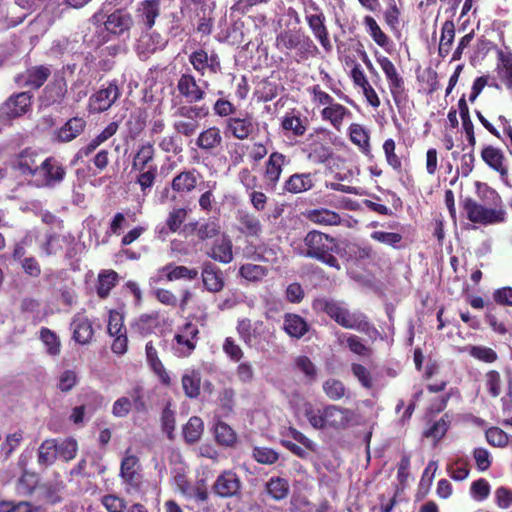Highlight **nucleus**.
I'll return each mask as SVG.
<instances>
[{"label":"nucleus","instance_id":"obj_43","mask_svg":"<svg viewBox=\"0 0 512 512\" xmlns=\"http://www.w3.org/2000/svg\"><path fill=\"white\" fill-rule=\"evenodd\" d=\"M67 94V83L64 78L55 79L44 89V99L47 105L60 104Z\"/></svg>","mask_w":512,"mask_h":512},{"label":"nucleus","instance_id":"obj_64","mask_svg":"<svg viewBox=\"0 0 512 512\" xmlns=\"http://www.w3.org/2000/svg\"><path fill=\"white\" fill-rule=\"evenodd\" d=\"M450 426V419L448 414L443 415L438 421L434 422L429 428H427L423 435L426 438H433L440 440L445 436Z\"/></svg>","mask_w":512,"mask_h":512},{"label":"nucleus","instance_id":"obj_9","mask_svg":"<svg viewBox=\"0 0 512 512\" xmlns=\"http://www.w3.org/2000/svg\"><path fill=\"white\" fill-rule=\"evenodd\" d=\"M243 489L242 478L233 468L222 470L211 485V493L220 499L240 500Z\"/></svg>","mask_w":512,"mask_h":512},{"label":"nucleus","instance_id":"obj_13","mask_svg":"<svg viewBox=\"0 0 512 512\" xmlns=\"http://www.w3.org/2000/svg\"><path fill=\"white\" fill-rule=\"evenodd\" d=\"M65 176V167L55 157L50 156L40 162L33 185L37 188H54Z\"/></svg>","mask_w":512,"mask_h":512},{"label":"nucleus","instance_id":"obj_22","mask_svg":"<svg viewBox=\"0 0 512 512\" xmlns=\"http://www.w3.org/2000/svg\"><path fill=\"white\" fill-rule=\"evenodd\" d=\"M52 71L49 66L37 65L27 68L15 77V83L20 87L38 90L50 77Z\"/></svg>","mask_w":512,"mask_h":512},{"label":"nucleus","instance_id":"obj_61","mask_svg":"<svg viewBox=\"0 0 512 512\" xmlns=\"http://www.w3.org/2000/svg\"><path fill=\"white\" fill-rule=\"evenodd\" d=\"M485 438L491 446L504 448L509 445L511 436L499 427H490L485 431Z\"/></svg>","mask_w":512,"mask_h":512},{"label":"nucleus","instance_id":"obj_55","mask_svg":"<svg viewBox=\"0 0 512 512\" xmlns=\"http://www.w3.org/2000/svg\"><path fill=\"white\" fill-rule=\"evenodd\" d=\"M269 273V270L265 266L257 265V264H243L239 268V275L250 281V282H259L264 277H266Z\"/></svg>","mask_w":512,"mask_h":512},{"label":"nucleus","instance_id":"obj_12","mask_svg":"<svg viewBox=\"0 0 512 512\" xmlns=\"http://www.w3.org/2000/svg\"><path fill=\"white\" fill-rule=\"evenodd\" d=\"M200 331L196 324L186 322L179 326L174 334L172 349L178 357H189L195 351L200 339Z\"/></svg>","mask_w":512,"mask_h":512},{"label":"nucleus","instance_id":"obj_2","mask_svg":"<svg viewBox=\"0 0 512 512\" xmlns=\"http://www.w3.org/2000/svg\"><path fill=\"white\" fill-rule=\"evenodd\" d=\"M303 247L301 254L304 257L316 260L337 271L341 270V264L337 258V255H341V248L337 238L313 229L304 236Z\"/></svg>","mask_w":512,"mask_h":512},{"label":"nucleus","instance_id":"obj_56","mask_svg":"<svg viewBox=\"0 0 512 512\" xmlns=\"http://www.w3.org/2000/svg\"><path fill=\"white\" fill-rule=\"evenodd\" d=\"M388 86L395 105L397 107L405 105L408 101V93L403 77L400 75L396 79L389 81Z\"/></svg>","mask_w":512,"mask_h":512},{"label":"nucleus","instance_id":"obj_59","mask_svg":"<svg viewBox=\"0 0 512 512\" xmlns=\"http://www.w3.org/2000/svg\"><path fill=\"white\" fill-rule=\"evenodd\" d=\"M396 143L394 139H386L383 143V151L387 164L396 172L402 171L401 158L396 154Z\"/></svg>","mask_w":512,"mask_h":512},{"label":"nucleus","instance_id":"obj_45","mask_svg":"<svg viewBox=\"0 0 512 512\" xmlns=\"http://www.w3.org/2000/svg\"><path fill=\"white\" fill-rule=\"evenodd\" d=\"M455 38V25L451 20H446L441 27V35L438 46V55L442 59L446 58L451 50Z\"/></svg>","mask_w":512,"mask_h":512},{"label":"nucleus","instance_id":"obj_44","mask_svg":"<svg viewBox=\"0 0 512 512\" xmlns=\"http://www.w3.org/2000/svg\"><path fill=\"white\" fill-rule=\"evenodd\" d=\"M265 491L273 500L281 501L288 497L290 485L285 478L271 477L265 484Z\"/></svg>","mask_w":512,"mask_h":512},{"label":"nucleus","instance_id":"obj_37","mask_svg":"<svg viewBox=\"0 0 512 512\" xmlns=\"http://www.w3.org/2000/svg\"><path fill=\"white\" fill-rule=\"evenodd\" d=\"M39 484L40 478L36 472L24 470L15 482V491L18 496L31 497Z\"/></svg>","mask_w":512,"mask_h":512},{"label":"nucleus","instance_id":"obj_35","mask_svg":"<svg viewBox=\"0 0 512 512\" xmlns=\"http://www.w3.org/2000/svg\"><path fill=\"white\" fill-rule=\"evenodd\" d=\"M323 121L329 122L337 131H339L343 125L345 118L352 116L351 111L344 105L333 102L329 106H325L320 112Z\"/></svg>","mask_w":512,"mask_h":512},{"label":"nucleus","instance_id":"obj_31","mask_svg":"<svg viewBox=\"0 0 512 512\" xmlns=\"http://www.w3.org/2000/svg\"><path fill=\"white\" fill-rule=\"evenodd\" d=\"M160 0H143L136 10V17L144 30H151L160 15Z\"/></svg>","mask_w":512,"mask_h":512},{"label":"nucleus","instance_id":"obj_17","mask_svg":"<svg viewBox=\"0 0 512 512\" xmlns=\"http://www.w3.org/2000/svg\"><path fill=\"white\" fill-rule=\"evenodd\" d=\"M121 96V91L117 81L107 82L98 91L93 93L88 101V110L90 113H102L109 110Z\"/></svg>","mask_w":512,"mask_h":512},{"label":"nucleus","instance_id":"obj_5","mask_svg":"<svg viewBox=\"0 0 512 512\" xmlns=\"http://www.w3.org/2000/svg\"><path fill=\"white\" fill-rule=\"evenodd\" d=\"M275 47L280 51H295L297 62L307 61L319 53L317 45L301 29L280 31L275 39Z\"/></svg>","mask_w":512,"mask_h":512},{"label":"nucleus","instance_id":"obj_26","mask_svg":"<svg viewBox=\"0 0 512 512\" xmlns=\"http://www.w3.org/2000/svg\"><path fill=\"white\" fill-rule=\"evenodd\" d=\"M201 278L203 287L211 293H218L225 287L223 271L214 263L206 261L202 265Z\"/></svg>","mask_w":512,"mask_h":512},{"label":"nucleus","instance_id":"obj_30","mask_svg":"<svg viewBox=\"0 0 512 512\" xmlns=\"http://www.w3.org/2000/svg\"><path fill=\"white\" fill-rule=\"evenodd\" d=\"M120 476L124 482L133 488H140L142 475L140 473L139 458L135 455H126L120 466Z\"/></svg>","mask_w":512,"mask_h":512},{"label":"nucleus","instance_id":"obj_53","mask_svg":"<svg viewBox=\"0 0 512 512\" xmlns=\"http://www.w3.org/2000/svg\"><path fill=\"white\" fill-rule=\"evenodd\" d=\"M39 338L46 347V352L50 356H58L61 352V341L57 334L47 327H42L39 331Z\"/></svg>","mask_w":512,"mask_h":512},{"label":"nucleus","instance_id":"obj_8","mask_svg":"<svg viewBox=\"0 0 512 512\" xmlns=\"http://www.w3.org/2000/svg\"><path fill=\"white\" fill-rule=\"evenodd\" d=\"M304 16L305 21L311 30L315 39L320 43L321 47L326 53H330L333 49V45L330 40L329 30L326 25V16L320 6L309 0L304 5Z\"/></svg>","mask_w":512,"mask_h":512},{"label":"nucleus","instance_id":"obj_23","mask_svg":"<svg viewBox=\"0 0 512 512\" xmlns=\"http://www.w3.org/2000/svg\"><path fill=\"white\" fill-rule=\"evenodd\" d=\"M165 45L166 41L159 33L145 30L137 39L135 51L140 59L146 60L156 51L162 50Z\"/></svg>","mask_w":512,"mask_h":512},{"label":"nucleus","instance_id":"obj_51","mask_svg":"<svg viewBox=\"0 0 512 512\" xmlns=\"http://www.w3.org/2000/svg\"><path fill=\"white\" fill-rule=\"evenodd\" d=\"M240 231L251 237H259L262 233V224L259 218L252 213H243L239 219Z\"/></svg>","mask_w":512,"mask_h":512},{"label":"nucleus","instance_id":"obj_33","mask_svg":"<svg viewBox=\"0 0 512 512\" xmlns=\"http://www.w3.org/2000/svg\"><path fill=\"white\" fill-rule=\"evenodd\" d=\"M309 324L305 318L296 313H285L283 316V331L291 338L301 339L308 331Z\"/></svg>","mask_w":512,"mask_h":512},{"label":"nucleus","instance_id":"obj_3","mask_svg":"<svg viewBox=\"0 0 512 512\" xmlns=\"http://www.w3.org/2000/svg\"><path fill=\"white\" fill-rule=\"evenodd\" d=\"M304 416L316 430L330 428L339 431L347 429L355 422L356 413L352 409L335 404L316 408L311 403H306L304 405Z\"/></svg>","mask_w":512,"mask_h":512},{"label":"nucleus","instance_id":"obj_18","mask_svg":"<svg viewBox=\"0 0 512 512\" xmlns=\"http://www.w3.org/2000/svg\"><path fill=\"white\" fill-rule=\"evenodd\" d=\"M176 89L186 103L193 105L203 101L206 97V91L197 81L190 69L181 73L177 80Z\"/></svg>","mask_w":512,"mask_h":512},{"label":"nucleus","instance_id":"obj_27","mask_svg":"<svg viewBox=\"0 0 512 512\" xmlns=\"http://www.w3.org/2000/svg\"><path fill=\"white\" fill-rule=\"evenodd\" d=\"M70 328L72 330V339L80 344H89L94 336L92 322L84 314L77 313L73 316Z\"/></svg>","mask_w":512,"mask_h":512},{"label":"nucleus","instance_id":"obj_20","mask_svg":"<svg viewBox=\"0 0 512 512\" xmlns=\"http://www.w3.org/2000/svg\"><path fill=\"white\" fill-rule=\"evenodd\" d=\"M64 484L62 481H47L40 483L35 494L34 502L36 506H41V512H45L47 507L60 503Z\"/></svg>","mask_w":512,"mask_h":512},{"label":"nucleus","instance_id":"obj_62","mask_svg":"<svg viewBox=\"0 0 512 512\" xmlns=\"http://www.w3.org/2000/svg\"><path fill=\"white\" fill-rule=\"evenodd\" d=\"M281 126L283 130L292 131L295 136H303L306 132V126L303 121L293 112L284 115Z\"/></svg>","mask_w":512,"mask_h":512},{"label":"nucleus","instance_id":"obj_40","mask_svg":"<svg viewBox=\"0 0 512 512\" xmlns=\"http://www.w3.org/2000/svg\"><path fill=\"white\" fill-rule=\"evenodd\" d=\"M119 282V274L113 269L101 270L98 274L96 293L100 299H106L111 290L116 287Z\"/></svg>","mask_w":512,"mask_h":512},{"label":"nucleus","instance_id":"obj_39","mask_svg":"<svg viewBox=\"0 0 512 512\" xmlns=\"http://www.w3.org/2000/svg\"><path fill=\"white\" fill-rule=\"evenodd\" d=\"M160 327V312L152 311L141 314L132 325V329L141 336L151 335Z\"/></svg>","mask_w":512,"mask_h":512},{"label":"nucleus","instance_id":"obj_63","mask_svg":"<svg viewBox=\"0 0 512 512\" xmlns=\"http://www.w3.org/2000/svg\"><path fill=\"white\" fill-rule=\"evenodd\" d=\"M252 457L259 464L273 465L279 460V453L270 447L255 446Z\"/></svg>","mask_w":512,"mask_h":512},{"label":"nucleus","instance_id":"obj_57","mask_svg":"<svg viewBox=\"0 0 512 512\" xmlns=\"http://www.w3.org/2000/svg\"><path fill=\"white\" fill-rule=\"evenodd\" d=\"M468 354L474 359L484 363H494L498 359V354L490 347L481 345H471L466 348Z\"/></svg>","mask_w":512,"mask_h":512},{"label":"nucleus","instance_id":"obj_38","mask_svg":"<svg viewBox=\"0 0 512 512\" xmlns=\"http://www.w3.org/2000/svg\"><path fill=\"white\" fill-rule=\"evenodd\" d=\"M304 151L308 161L316 165L325 164L333 156V150L328 144L316 140L308 143Z\"/></svg>","mask_w":512,"mask_h":512},{"label":"nucleus","instance_id":"obj_42","mask_svg":"<svg viewBox=\"0 0 512 512\" xmlns=\"http://www.w3.org/2000/svg\"><path fill=\"white\" fill-rule=\"evenodd\" d=\"M233 244L229 237L224 236L220 240L215 241L208 252V256L215 261L228 264L233 260Z\"/></svg>","mask_w":512,"mask_h":512},{"label":"nucleus","instance_id":"obj_52","mask_svg":"<svg viewBox=\"0 0 512 512\" xmlns=\"http://www.w3.org/2000/svg\"><path fill=\"white\" fill-rule=\"evenodd\" d=\"M363 24L365 25L368 34L378 46L385 48L389 45V37L382 31L381 27L372 16H365Z\"/></svg>","mask_w":512,"mask_h":512},{"label":"nucleus","instance_id":"obj_50","mask_svg":"<svg viewBox=\"0 0 512 512\" xmlns=\"http://www.w3.org/2000/svg\"><path fill=\"white\" fill-rule=\"evenodd\" d=\"M459 114L462 120V125L466 133L467 141L469 145L474 148L476 144V138L474 134V126L470 118L469 107L467 105L465 95H463L458 101Z\"/></svg>","mask_w":512,"mask_h":512},{"label":"nucleus","instance_id":"obj_47","mask_svg":"<svg viewBox=\"0 0 512 512\" xmlns=\"http://www.w3.org/2000/svg\"><path fill=\"white\" fill-rule=\"evenodd\" d=\"M58 457L57 439L44 440L39 448L37 461L40 466H50L55 463Z\"/></svg>","mask_w":512,"mask_h":512},{"label":"nucleus","instance_id":"obj_48","mask_svg":"<svg viewBox=\"0 0 512 512\" xmlns=\"http://www.w3.org/2000/svg\"><path fill=\"white\" fill-rule=\"evenodd\" d=\"M349 138L353 144L365 154H368L371 150L370 146V135L361 124L352 123L349 128Z\"/></svg>","mask_w":512,"mask_h":512},{"label":"nucleus","instance_id":"obj_16","mask_svg":"<svg viewBox=\"0 0 512 512\" xmlns=\"http://www.w3.org/2000/svg\"><path fill=\"white\" fill-rule=\"evenodd\" d=\"M288 157L279 152L273 151L268 155L263 166L262 179L266 190L274 191L279 184L284 167L289 164Z\"/></svg>","mask_w":512,"mask_h":512},{"label":"nucleus","instance_id":"obj_1","mask_svg":"<svg viewBox=\"0 0 512 512\" xmlns=\"http://www.w3.org/2000/svg\"><path fill=\"white\" fill-rule=\"evenodd\" d=\"M312 307L317 312L325 313L343 328L357 330L369 336L378 333L365 314L351 312L343 302L322 297L315 299Z\"/></svg>","mask_w":512,"mask_h":512},{"label":"nucleus","instance_id":"obj_19","mask_svg":"<svg viewBox=\"0 0 512 512\" xmlns=\"http://www.w3.org/2000/svg\"><path fill=\"white\" fill-rule=\"evenodd\" d=\"M188 60L193 69L200 76H204L206 71L211 74L221 73L222 65L220 57L215 51L208 54L205 49L199 48L189 54Z\"/></svg>","mask_w":512,"mask_h":512},{"label":"nucleus","instance_id":"obj_54","mask_svg":"<svg viewBox=\"0 0 512 512\" xmlns=\"http://www.w3.org/2000/svg\"><path fill=\"white\" fill-rule=\"evenodd\" d=\"M204 424L200 417H191L183 428L184 439L187 443L197 442L203 434Z\"/></svg>","mask_w":512,"mask_h":512},{"label":"nucleus","instance_id":"obj_49","mask_svg":"<svg viewBox=\"0 0 512 512\" xmlns=\"http://www.w3.org/2000/svg\"><path fill=\"white\" fill-rule=\"evenodd\" d=\"M214 436L216 442L224 447H233L238 440L234 429L224 421H218L214 427Z\"/></svg>","mask_w":512,"mask_h":512},{"label":"nucleus","instance_id":"obj_36","mask_svg":"<svg viewBox=\"0 0 512 512\" xmlns=\"http://www.w3.org/2000/svg\"><path fill=\"white\" fill-rule=\"evenodd\" d=\"M201 372L195 368L186 369L181 377L184 395L189 399H197L201 394Z\"/></svg>","mask_w":512,"mask_h":512},{"label":"nucleus","instance_id":"obj_41","mask_svg":"<svg viewBox=\"0 0 512 512\" xmlns=\"http://www.w3.org/2000/svg\"><path fill=\"white\" fill-rule=\"evenodd\" d=\"M482 160L493 170L497 171L501 176H506L508 173L507 167L504 166L503 152L493 146H485L481 151Z\"/></svg>","mask_w":512,"mask_h":512},{"label":"nucleus","instance_id":"obj_29","mask_svg":"<svg viewBox=\"0 0 512 512\" xmlns=\"http://www.w3.org/2000/svg\"><path fill=\"white\" fill-rule=\"evenodd\" d=\"M302 215L309 222L320 226H340L343 222L338 212L323 207L307 209Z\"/></svg>","mask_w":512,"mask_h":512},{"label":"nucleus","instance_id":"obj_10","mask_svg":"<svg viewBox=\"0 0 512 512\" xmlns=\"http://www.w3.org/2000/svg\"><path fill=\"white\" fill-rule=\"evenodd\" d=\"M259 132V123L253 113L240 112L224 122V133L238 141L253 139Z\"/></svg>","mask_w":512,"mask_h":512},{"label":"nucleus","instance_id":"obj_6","mask_svg":"<svg viewBox=\"0 0 512 512\" xmlns=\"http://www.w3.org/2000/svg\"><path fill=\"white\" fill-rule=\"evenodd\" d=\"M94 19L102 22L98 32L104 42L128 37L134 26L132 15L124 9H116L108 15L97 13L94 15Z\"/></svg>","mask_w":512,"mask_h":512},{"label":"nucleus","instance_id":"obj_58","mask_svg":"<svg viewBox=\"0 0 512 512\" xmlns=\"http://www.w3.org/2000/svg\"><path fill=\"white\" fill-rule=\"evenodd\" d=\"M323 391L330 400L338 401L345 396L347 389L342 381L329 378L323 383Z\"/></svg>","mask_w":512,"mask_h":512},{"label":"nucleus","instance_id":"obj_46","mask_svg":"<svg viewBox=\"0 0 512 512\" xmlns=\"http://www.w3.org/2000/svg\"><path fill=\"white\" fill-rule=\"evenodd\" d=\"M161 272L165 273L167 281H176L181 279L194 280L198 277V270L195 268H188L186 266H176L173 263L166 264Z\"/></svg>","mask_w":512,"mask_h":512},{"label":"nucleus","instance_id":"obj_15","mask_svg":"<svg viewBox=\"0 0 512 512\" xmlns=\"http://www.w3.org/2000/svg\"><path fill=\"white\" fill-rule=\"evenodd\" d=\"M127 396L118 398L112 406V414L117 418H124L128 416L132 408L137 413H142L147 410V404L144 399V389L140 385L134 386L128 392Z\"/></svg>","mask_w":512,"mask_h":512},{"label":"nucleus","instance_id":"obj_24","mask_svg":"<svg viewBox=\"0 0 512 512\" xmlns=\"http://www.w3.org/2000/svg\"><path fill=\"white\" fill-rule=\"evenodd\" d=\"M315 174L311 172H296L291 174L282 185L283 194H302L315 187Z\"/></svg>","mask_w":512,"mask_h":512},{"label":"nucleus","instance_id":"obj_21","mask_svg":"<svg viewBox=\"0 0 512 512\" xmlns=\"http://www.w3.org/2000/svg\"><path fill=\"white\" fill-rule=\"evenodd\" d=\"M40 162V154L29 147L16 155L12 166L21 176L30 177L33 182L39 171Z\"/></svg>","mask_w":512,"mask_h":512},{"label":"nucleus","instance_id":"obj_7","mask_svg":"<svg viewBox=\"0 0 512 512\" xmlns=\"http://www.w3.org/2000/svg\"><path fill=\"white\" fill-rule=\"evenodd\" d=\"M208 114L206 106L180 105L173 112V129L179 135L192 137L200 127V119Z\"/></svg>","mask_w":512,"mask_h":512},{"label":"nucleus","instance_id":"obj_14","mask_svg":"<svg viewBox=\"0 0 512 512\" xmlns=\"http://www.w3.org/2000/svg\"><path fill=\"white\" fill-rule=\"evenodd\" d=\"M236 329L240 338L249 347H258L263 343H268L270 336H274V332H270L263 321L252 323L248 318L239 320Z\"/></svg>","mask_w":512,"mask_h":512},{"label":"nucleus","instance_id":"obj_25","mask_svg":"<svg viewBox=\"0 0 512 512\" xmlns=\"http://www.w3.org/2000/svg\"><path fill=\"white\" fill-rule=\"evenodd\" d=\"M196 146L206 154H214L223 145V136L218 126L203 129L195 140Z\"/></svg>","mask_w":512,"mask_h":512},{"label":"nucleus","instance_id":"obj_34","mask_svg":"<svg viewBox=\"0 0 512 512\" xmlns=\"http://www.w3.org/2000/svg\"><path fill=\"white\" fill-rule=\"evenodd\" d=\"M156 150L154 145L151 142H145L138 146L131 163V168L133 171H142L145 169H149V167H153L155 165Z\"/></svg>","mask_w":512,"mask_h":512},{"label":"nucleus","instance_id":"obj_28","mask_svg":"<svg viewBox=\"0 0 512 512\" xmlns=\"http://www.w3.org/2000/svg\"><path fill=\"white\" fill-rule=\"evenodd\" d=\"M201 177V173L195 168L184 169L173 177L171 189L179 194L191 193Z\"/></svg>","mask_w":512,"mask_h":512},{"label":"nucleus","instance_id":"obj_32","mask_svg":"<svg viewBox=\"0 0 512 512\" xmlns=\"http://www.w3.org/2000/svg\"><path fill=\"white\" fill-rule=\"evenodd\" d=\"M87 122L83 117H72L66 123L55 131V137L58 142L67 143L80 136L86 129Z\"/></svg>","mask_w":512,"mask_h":512},{"label":"nucleus","instance_id":"obj_11","mask_svg":"<svg viewBox=\"0 0 512 512\" xmlns=\"http://www.w3.org/2000/svg\"><path fill=\"white\" fill-rule=\"evenodd\" d=\"M33 95L29 91L13 93L0 104V122L11 124L32 110Z\"/></svg>","mask_w":512,"mask_h":512},{"label":"nucleus","instance_id":"obj_4","mask_svg":"<svg viewBox=\"0 0 512 512\" xmlns=\"http://www.w3.org/2000/svg\"><path fill=\"white\" fill-rule=\"evenodd\" d=\"M486 195L491 198L493 207H486L471 197L461 200L460 204L467 219L475 224L484 226L500 224L506 221L507 212L504 208L503 201L498 192L485 185Z\"/></svg>","mask_w":512,"mask_h":512},{"label":"nucleus","instance_id":"obj_60","mask_svg":"<svg viewBox=\"0 0 512 512\" xmlns=\"http://www.w3.org/2000/svg\"><path fill=\"white\" fill-rule=\"evenodd\" d=\"M138 175L135 179V182L140 186V190L143 194H146L149 191L157 178L158 168L157 165H153V167H149V169H145L142 171H137Z\"/></svg>","mask_w":512,"mask_h":512}]
</instances>
